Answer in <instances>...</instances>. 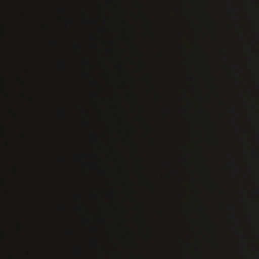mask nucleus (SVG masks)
<instances>
[{"instance_id": "nucleus-5", "label": "nucleus", "mask_w": 259, "mask_h": 259, "mask_svg": "<svg viewBox=\"0 0 259 259\" xmlns=\"http://www.w3.org/2000/svg\"><path fill=\"white\" fill-rule=\"evenodd\" d=\"M11 259H17L16 255H15V243L13 241L12 243V254L11 255Z\"/></svg>"}, {"instance_id": "nucleus-6", "label": "nucleus", "mask_w": 259, "mask_h": 259, "mask_svg": "<svg viewBox=\"0 0 259 259\" xmlns=\"http://www.w3.org/2000/svg\"><path fill=\"white\" fill-rule=\"evenodd\" d=\"M16 224H17V230H20V223L17 222Z\"/></svg>"}, {"instance_id": "nucleus-2", "label": "nucleus", "mask_w": 259, "mask_h": 259, "mask_svg": "<svg viewBox=\"0 0 259 259\" xmlns=\"http://www.w3.org/2000/svg\"><path fill=\"white\" fill-rule=\"evenodd\" d=\"M16 1L15 0H12V12H13V28H12V60H13V66H12V67H13V73H12V74H18L19 73H15V13H16V11H15V4L16 3L15 2Z\"/></svg>"}, {"instance_id": "nucleus-1", "label": "nucleus", "mask_w": 259, "mask_h": 259, "mask_svg": "<svg viewBox=\"0 0 259 259\" xmlns=\"http://www.w3.org/2000/svg\"><path fill=\"white\" fill-rule=\"evenodd\" d=\"M18 91H19V85L16 82H12L11 84V108L10 112L12 117V120H13V124H15V122L19 117L17 113V101Z\"/></svg>"}, {"instance_id": "nucleus-4", "label": "nucleus", "mask_w": 259, "mask_h": 259, "mask_svg": "<svg viewBox=\"0 0 259 259\" xmlns=\"http://www.w3.org/2000/svg\"><path fill=\"white\" fill-rule=\"evenodd\" d=\"M12 145H14V143L12 144ZM12 159H13V163H12V174H13V176L15 177V176L17 175L18 168L16 164H15V153L14 150Z\"/></svg>"}, {"instance_id": "nucleus-3", "label": "nucleus", "mask_w": 259, "mask_h": 259, "mask_svg": "<svg viewBox=\"0 0 259 259\" xmlns=\"http://www.w3.org/2000/svg\"><path fill=\"white\" fill-rule=\"evenodd\" d=\"M16 214V205H15V188L13 184L12 186V220L15 221V214Z\"/></svg>"}]
</instances>
